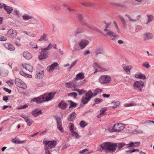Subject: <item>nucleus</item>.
Returning a JSON list of instances; mask_svg holds the SVG:
<instances>
[{"label": "nucleus", "mask_w": 154, "mask_h": 154, "mask_svg": "<svg viewBox=\"0 0 154 154\" xmlns=\"http://www.w3.org/2000/svg\"><path fill=\"white\" fill-rule=\"evenodd\" d=\"M84 31L85 30L84 29H83L80 28H78L75 31V34H79L80 33L84 32Z\"/></svg>", "instance_id": "4c0bfd02"}, {"label": "nucleus", "mask_w": 154, "mask_h": 154, "mask_svg": "<svg viewBox=\"0 0 154 154\" xmlns=\"http://www.w3.org/2000/svg\"><path fill=\"white\" fill-rule=\"evenodd\" d=\"M110 23H106V28L104 29V30L105 32H107V31H108L109 29H108V28H109V26L110 25Z\"/></svg>", "instance_id": "13d9d810"}, {"label": "nucleus", "mask_w": 154, "mask_h": 154, "mask_svg": "<svg viewBox=\"0 0 154 154\" xmlns=\"http://www.w3.org/2000/svg\"><path fill=\"white\" fill-rule=\"evenodd\" d=\"M135 77L137 78L141 79H145L146 77L145 75L140 73H137L135 75Z\"/></svg>", "instance_id": "c85d7f7f"}, {"label": "nucleus", "mask_w": 154, "mask_h": 154, "mask_svg": "<svg viewBox=\"0 0 154 154\" xmlns=\"http://www.w3.org/2000/svg\"><path fill=\"white\" fill-rule=\"evenodd\" d=\"M89 44V41L86 40H82L79 43V45L82 49H84Z\"/></svg>", "instance_id": "4468645a"}, {"label": "nucleus", "mask_w": 154, "mask_h": 154, "mask_svg": "<svg viewBox=\"0 0 154 154\" xmlns=\"http://www.w3.org/2000/svg\"><path fill=\"white\" fill-rule=\"evenodd\" d=\"M46 37L47 35L44 34L41 37V38L38 39V41H41L43 40H45V38Z\"/></svg>", "instance_id": "c03bdc74"}, {"label": "nucleus", "mask_w": 154, "mask_h": 154, "mask_svg": "<svg viewBox=\"0 0 154 154\" xmlns=\"http://www.w3.org/2000/svg\"><path fill=\"white\" fill-rule=\"evenodd\" d=\"M13 81L12 80H9L7 81L6 83L9 86H12L13 85Z\"/></svg>", "instance_id": "5fc2aeb1"}, {"label": "nucleus", "mask_w": 154, "mask_h": 154, "mask_svg": "<svg viewBox=\"0 0 154 154\" xmlns=\"http://www.w3.org/2000/svg\"><path fill=\"white\" fill-rule=\"evenodd\" d=\"M70 105L69 107V108L75 107H76L77 106V104L76 103L74 102H73L72 101H70Z\"/></svg>", "instance_id": "58836bf2"}, {"label": "nucleus", "mask_w": 154, "mask_h": 154, "mask_svg": "<svg viewBox=\"0 0 154 154\" xmlns=\"http://www.w3.org/2000/svg\"><path fill=\"white\" fill-rule=\"evenodd\" d=\"M69 146L70 145L68 143L63 144L62 146V149H63L66 148H69Z\"/></svg>", "instance_id": "09e8293b"}, {"label": "nucleus", "mask_w": 154, "mask_h": 154, "mask_svg": "<svg viewBox=\"0 0 154 154\" xmlns=\"http://www.w3.org/2000/svg\"><path fill=\"white\" fill-rule=\"evenodd\" d=\"M23 18L25 20H28L32 18V17L27 15H25L22 16Z\"/></svg>", "instance_id": "ea45409f"}, {"label": "nucleus", "mask_w": 154, "mask_h": 154, "mask_svg": "<svg viewBox=\"0 0 154 154\" xmlns=\"http://www.w3.org/2000/svg\"><path fill=\"white\" fill-rule=\"evenodd\" d=\"M122 66L126 72H129L130 71V69L129 66H126L125 64H122Z\"/></svg>", "instance_id": "c9c22d12"}, {"label": "nucleus", "mask_w": 154, "mask_h": 154, "mask_svg": "<svg viewBox=\"0 0 154 154\" xmlns=\"http://www.w3.org/2000/svg\"><path fill=\"white\" fill-rule=\"evenodd\" d=\"M93 97V93L91 90H89L85 95L83 96L82 98V103L84 104L88 103L90 99Z\"/></svg>", "instance_id": "39448f33"}, {"label": "nucleus", "mask_w": 154, "mask_h": 154, "mask_svg": "<svg viewBox=\"0 0 154 154\" xmlns=\"http://www.w3.org/2000/svg\"><path fill=\"white\" fill-rule=\"evenodd\" d=\"M147 17L148 18V22L146 23V24H148L150 22L152 21L154 19L153 16L152 15H148Z\"/></svg>", "instance_id": "e433bc0d"}, {"label": "nucleus", "mask_w": 154, "mask_h": 154, "mask_svg": "<svg viewBox=\"0 0 154 154\" xmlns=\"http://www.w3.org/2000/svg\"><path fill=\"white\" fill-rule=\"evenodd\" d=\"M67 106V104L63 100H62L58 104L59 107L62 109H65Z\"/></svg>", "instance_id": "aec40b11"}, {"label": "nucleus", "mask_w": 154, "mask_h": 154, "mask_svg": "<svg viewBox=\"0 0 154 154\" xmlns=\"http://www.w3.org/2000/svg\"><path fill=\"white\" fill-rule=\"evenodd\" d=\"M94 101L96 104H97L102 102L103 100L99 98H96L94 100Z\"/></svg>", "instance_id": "de8ad7c7"}, {"label": "nucleus", "mask_w": 154, "mask_h": 154, "mask_svg": "<svg viewBox=\"0 0 154 154\" xmlns=\"http://www.w3.org/2000/svg\"><path fill=\"white\" fill-rule=\"evenodd\" d=\"M17 34V32L15 30L12 29H9L7 32V36L10 38L14 39Z\"/></svg>", "instance_id": "9b49d317"}, {"label": "nucleus", "mask_w": 154, "mask_h": 154, "mask_svg": "<svg viewBox=\"0 0 154 154\" xmlns=\"http://www.w3.org/2000/svg\"><path fill=\"white\" fill-rule=\"evenodd\" d=\"M107 110L106 108H102L101 110H100V113L99 115L97 116V117L98 118H100L102 116H104L106 114V112L105 111Z\"/></svg>", "instance_id": "cd10ccee"}, {"label": "nucleus", "mask_w": 154, "mask_h": 154, "mask_svg": "<svg viewBox=\"0 0 154 154\" xmlns=\"http://www.w3.org/2000/svg\"><path fill=\"white\" fill-rule=\"evenodd\" d=\"M28 105L26 104L23 106H20L18 108V109H24L26 108L27 107H28Z\"/></svg>", "instance_id": "052dcab7"}, {"label": "nucleus", "mask_w": 154, "mask_h": 154, "mask_svg": "<svg viewBox=\"0 0 154 154\" xmlns=\"http://www.w3.org/2000/svg\"><path fill=\"white\" fill-rule=\"evenodd\" d=\"M15 83L16 85L20 88L23 87L22 81L19 79H16L15 80Z\"/></svg>", "instance_id": "bb28decb"}, {"label": "nucleus", "mask_w": 154, "mask_h": 154, "mask_svg": "<svg viewBox=\"0 0 154 154\" xmlns=\"http://www.w3.org/2000/svg\"><path fill=\"white\" fill-rule=\"evenodd\" d=\"M56 93L51 92L48 94H45L39 97L34 98L31 101H34L38 103H43L45 101H48L53 98Z\"/></svg>", "instance_id": "f03ea898"}, {"label": "nucleus", "mask_w": 154, "mask_h": 154, "mask_svg": "<svg viewBox=\"0 0 154 154\" xmlns=\"http://www.w3.org/2000/svg\"><path fill=\"white\" fill-rule=\"evenodd\" d=\"M19 73L21 75L23 76H26L27 75L26 73H24L23 71H20L19 72Z\"/></svg>", "instance_id": "69168bd1"}, {"label": "nucleus", "mask_w": 154, "mask_h": 154, "mask_svg": "<svg viewBox=\"0 0 154 154\" xmlns=\"http://www.w3.org/2000/svg\"><path fill=\"white\" fill-rule=\"evenodd\" d=\"M142 65L144 67L146 68H149L150 67V66L149 64V63L147 62H146L143 63Z\"/></svg>", "instance_id": "a19ab883"}, {"label": "nucleus", "mask_w": 154, "mask_h": 154, "mask_svg": "<svg viewBox=\"0 0 154 154\" xmlns=\"http://www.w3.org/2000/svg\"><path fill=\"white\" fill-rule=\"evenodd\" d=\"M28 35L32 37H36V35L32 33L29 32H28Z\"/></svg>", "instance_id": "bf43d9fd"}, {"label": "nucleus", "mask_w": 154, "mask_h": 154, "mask_svg": "<svg viewBox=\"0 0 154 154\" xmlns=\"http://www.w3.org/2000/svg\"><path fill=\"white\" fill-rule=\"evenodd\" d=\"M126 16L128 17L129 21H131V22H135L136 21V20H135V19H132L130 17L129 15L127 14Z\"/></svg>", "instance_id": "4d7b16f0"}, {"label": "nucleus", "mask_w": 154, "mask_h": 154, "mask_svg": "<svg viewBox=\"0 0 154 154\" xmlns=\"http://www.w3.org/2000/svg\"><path fill=\"white\" fill-rule=\"evenodd\" d=\"M44 145V150L45 154H48L49 152H52L51 149L54 148L57 144V141L55 140H45L43 142Z\"/></svg>", "instance_id": "7ed1b4c3"}, {"label": "nucleus", "mask_w": 154, "mask_h": 154, "mask_svg": "<svg viewBox=\"0 0 154 154\" xmlns=\"http://www.w3.org/2000/svg\"><path fill=\"white\" fill-rule=\"evenodd\" d=\"M80 125L81 127L84 128L87 125L85 124V122L84 121H82L80 122Z\"/></svg>", "instance_id": "a18cd8bd"}, {"label": "nucleus", "mask_w": 154, "mask_h": 154, "mask_svg": "<svg viewBox=\"0 0 154 154\" xmlns=\"http://www.w3.org/2000/svg\"><path fill=\"white\" fill-rule=\"evenodd\" d=\"M52 47V45L51 43H50L47 47L44 49L48 51L51 49Z\"/></svg>", "instance_id": "8fccbe9b"}, {"label": "nucleus", "mask_w": 154, "mask_h": 154, "mask_svg": "<svg viewBox=\"0 0 154 154\" xmlns=\"http://www.w3.org/2000/svg\"><path fill=\"white\" fill-rule=\"evenodd\" d=\"M102 96L104 97H109L110 95L109 94H103Z\"/></svg>", "instance_id": "774afa93"}, {"label": "nucleus", "mask_w": 154, "mask_h": 154, "mask_svg": "<svg viewBox=\"0 0 154 154\" xmlns=\"http://www.w3.org/2000/svg\"><path fill=\"white\" fill-rule=\"evenodd\" d=\"M100 82L102 84L107 85L110 83L112 81L111 77L108 75H103L99 79Z\"/></svg>", "instance_id": "0eeeda50"}, {"label": "nucleus", "mask_w": 154, "mask_h": 154, "mask_svg": "<svg viewBox=\"0 0 154 154\" xmlns=\"http://www.w3.org/2000/svg\"><path fill=\"white\" fill-rule=\"evenodd\" d=\"M125 145L124 143H113L109 142H104L101 144L100 146L102 149L100 151L104 150L106 152L112 153L114 152L117 147L120 149Z\"/></svg>", "instance_id": "f257e3e1"}, {"label": "nucleus", "mask_w": 154, "mask_h": 154, "mask_svg": "<svg viewBox=\"0 0 154 154\" xmlns=\"http://www.w3.org/2000/svg\"><path fill=\"white\" fill-rule=\"evenodd\" d=\"M78 17L79 20L82 26H84L85 25L87 27L93 31L100 32V31L99 29L97 27L94 26L91 23H85L83 20V17L81 14H78Z\"/></svg>", "instance_id": "20e7f679"}, {"label": "nucleus", "mask_w": 154, "mask_h": 154, "mask_svg": "<svg viewBox=\"0 0 154 154\" xmlns=\"http://www.w3.org/2000/svg\"><path fill=\"white\" fill-rule=\"evenodd\" d=\"M120 102L119 101H113L111 103L110 107L112 109L115 108L119 106Z\"/></svg>", "instance_id": "b1692460"}, {"label": "nucleus", "mask_w": 154, "mask_h": 154, "mask_svg": "<svg viewBox=\"0 0 154 154\" xmlns=\"http://www.w3.org/2000/svg\"><path fill=\"white\" fill-rule=\"evenodd\" d=\"M94 66L95 68L96 69V70L97 71V69H100L99 71H101L102 68H101L100 66L98 65L97 63H95L94 64Z\"/></svg>", "instance_id": "37998d69"}, {"label": "nucleus", "mask_w": 154, "mask_h": 154, "mask_svg": "<svg viewBox=\"0 0 154 154\" xmlns=\"http://www.w3.org/2000/svg\"><path fill=\"white\" fill-rule=\"evenodd\" d=\"M144 85V82L140 80L135 82L133 86L134 89L141 92L142 91V89Z\"/></svg>", "instance_id": "6e6552de"}, {"label": "nucleus", "mask_w": 154, "mask_h": 154, "mask_svg": "<svg viewBox=\"0 0 154 154\" xmlns=\"http://www.w3.org/2000/svg\"><path fill=\"white\" fill-rule=\"evenodd\" d=\"M69 96H74V97L75 98H76V96L77 95V94L76 92H73L72 93H70L68 94Z\"/></svg>", "instance_id": "603ef678"}, {"label": "nucleus", "mask_w": 154, "mask_h": 154, "mask_svg": "<svg viewBox=\"0 0 154 154\" xmlns=\"http://www.w3.org/2000/svg\"><path fill=\"white\" fill-rule=\"evenodd\" d=\"M22 66L26 70L32 72L33 71V67L28 64H22Z\"/></svg>", "instance_id": "f3484780"}, {"label": "nucleus", "mask_w": 154, "mask_h": 154, "mask_svg": "<svg viewBox=\"0 0 154 154\" xmlns=\"http://www.w3.org/2000/svg\"><path fill=\"white\" fill-rule=\"evenodd\" d=\"M106 35H109L111 37H114V38H112V40L115 39L116 38L118 37V35L115 33L109 30L107 31Z\"/></svg>", "instance_id": "2eb2a0df"}, {"label": "nucleus", "mask_w": 154, "mask_h": 154, "mask_svg": "<svg viewBox=\"0 0 154 154\" xmlns=\"http://www.w3.org/2000/svg\"><path fill=\"white\" fill-rule=\"evenodd\" d=\"M4 46L7 49L11 51H14L15 47L12 44L9 43H5L4 44Z\"/></svg>", "instance_id": "a211bd4d"}, {"label": "nucleus", "mask_w": 154, "mask_h": 154, "mask_svg": "<svg viewBox=\"0 0 154 154\" xmlns=\"http://www.w3.org/2000/svg\"><path fill=\"white\" fill-rule=\"evenodd\" d=\"M102 90L100 88H98L95 89L93 93V96H96L98 93L101 92Z\"/></svg>", "instance_id": "f704fd0d"}, {"label": "nucleus", "mask_w": 154, "mask_h": 154, "mask_svg": "<svg viewBox=\"0 0 154 154\" xmlns=\"http://www.w3.org/2000/svg\"><path fill=\"white\" fill-rule=\"evenodd\" d=\"M7 40L6 38L4 36L2 35H0V40L2 41H5Z\"/></svg>", "instance_id": "680f3d73"}, {"label": "nucleus", "mask_w": 154, "mask_h": 154, "mask_svg": "<svg viewBox=\"0 0 154 154\" xmlns=\"http://www.w3.org/2000/svg\"><path fill=\"white\" fill-rule=\"evenodd\" d=\"M65 84L66 87L71 88H75L78 86V85L76 84L75 80H73L68 82H66Z\"/></svg>", "instance_id": "f8f14e48"}, {"label": "nucleus", "mask_w": 154, "mask_h": 154, "mask_svg": "<svg viewBox=\"0 0 154 154\" xmlns=\"http://www.w3.org/2000/svg\"><path fill=\"white\" fill-rule=\"evenodd\" d=\"M23 56L27 60L30 59L32 57L31 54L27 51L23 52Z\"/></svg>", "instance_id": "a878e982"}, {"label": "nucleus", "mask_w": 154, "mask_h": 154, "mask_svg": "<svg viewBox=\"0 0 154 154\" xmlns=\"http://www.w3.org/2000/svg\"><path fill=\"white\" fill-rule=\"evenodd\" d=\"M76 114L74 112L70 114L68 118V121L71 122L73 121L76 117Z\"/></svg>", "instance_id": "393cba45"}, {"label": "nucleus", "mask_w": 154, "mask_h": 154, "mask_svg": "<svg viewBox=\"0 0 154 154\" xmlns=\"http://www.w3.org/2000/svg\"><path fill=\"white\" fill-rule=\"evenodd\" d=\"M20 116L24 119L28 125L30 126L32 124L33 121L27 116L21 115Z\"/></svg>", "instance_id": "ddd939ff"}, {"label": "nucleus", "mask_w": 154, "mask_h": 154, "mask_svg": "<svg viewBox=\"0 0 154 154\" xmlns=\"http://www.w3.org/2000/svg\"><path fill=\"white\" fill-rule=\"evenodd\" d=\"M74 91H75L79 93V95H81L82 94H84L85 93L86 91L84 90L83 89H82L81 90H80L79 89H74L73 90Z\"/></svg>", "instance_id": "72a5a7b5"}, {"label": "nucleus", "mask_w": 154, "mask_h": 154, "mask_svg": "<svg viewBox=\"0 0 154 154\" xmlns=\"http://www.w3.org/2000/svg\"><path fill=\"white\" fill-rule=\"evenodd\" d=\"M124 128V125L121 123L115 124L112 127L109 128V130L111 132H120Z\"/></svg>", "instance_id": "423d86ee"}, {"label": "nucleus", "mask_w": 154, "mask_h": 154, "mask_svg": "<svg viewBox=\"0 0 154 154\" xmlns=\"http://www.w3.org/2000/svg\"><path fill=\"white\" fill-rule=\"evenodd\" d=\"M58 65V64L57 63L55 62L50 66H48L47 67V70L48 72H51L54 69L55 67L57 66Z\"/></svg>", "instance_id": "dca6fc26"}, {"label": "nucleus", "mask_w": 154, "mask_h": 154, "mask_svg": "<svg viewBox=\"0 0 154 154\" xmlns=\"http://www.w3.org/2000/svg\"><path fill=\"white\" fill-rule=\"evenodd\" d=\"M44 75V72L42 71L37 73L35 76L37 79H39L42 78Z\"/></svg>", "instance_id": "7c9ffc66"}, {"label": "nucleus", "mask_w": 154, "mask_h": 154, "mask_svg": "<svg viewBox=\"0 0 154 154\" xmlns=\"http://www.w3.org/2000/svg\"><path fill=\"white\" fill-rule=\"evenodd\" d=\"M88 151V150L87 149H85L80 152V153H84V154H88V153L87 152Z\"/></svg>", "instance_id": "6e6d98bb"}, {"label": "nucleus", "mask_w": 154, "mask_h": 154, "mask_svg": "<svg viewBox=\"0 0 154 154\" xmlns=\"http://www.w3.org/2000/svg\"><path fill=\"white\" fill-rule=\"evenodd\" d=\"M4 8L7 12L9 14L11 12L12 9L11 7H9L8 6H4Z\"/></svg>", "instance_id": "473e14b6"}, {"label": "nucleus", "mask_w": 154, "mask_h": 154, "mask_svg": "<svg viewBox=\"0 0 154 154\" xmlns=\"http://www.w3.org/2000/svg\"><path fill=\"white\" fill-rule=\"evenodd\" d=\"M12 141L13 143L16 144L19 143H20V141L19 140L16 139H12Z\"/></svg>", "instance_id": "864d4df0"}, {"label": "nucleus", "mask_w": 154, "mask_h": 154, "mask_svg": "<svg viewBox=\"0 0 154 154\" xmlns=\"http://www.w3.org/2000/svg\"><path fill=\"white\" fill-rule=\"evenodd\" d=\"M80 4L82 5L85 7H87V2H82Z\"/></svg>", "instance_id": "0e129e2a"}, {"label": "nucleus", "mask_w": 154, "mask_h": 154, "mask_svg": "<svg viewBox=\"0 0 154 154\" xmlns=\"http://www.w3.org/2000/svg\"><path fill=\"white\" fill-rule=\"evenodd\" d=\"M32 115L35 117H37L39 115L42 114L41 110L39 109H37L32 111Z\"/></svg>", "instance_id": "6ab92c4d"}, {"label": "nucleus", "mask_w": 154, "mask_h": 154, "mask_svg": "<svg viewBox=\"0 0 154 154\" xmlns=\"http://www.w3.org/2000/svg\"><path fill=\"white\" fill-rule=\"evenodd\" d=\"M94 5V3L93 2H87V7H92Z\"/></svg>", "instance_id": "3c124183"}, {"label": "nucleus", "mask_w": 154, "mask_h": 154, "mask_svg": "<svg viewBox=\"0 0 154 154\" xmlns=\"http://www.w3.org/2000/svg\"><path fill=\"white\" fill-rule=\"evenodd\" d=\"M69 130L70 132L72 131H73V129L74 128V125L72 123H69Z\"/></svg>", "instance_id": "49530a36"}, {"label": "nucleus", "mask_w": 154, "mask_h": 154, "mask_svg": "<svg viewBox=\"0 0 154 154\" xmlns=\"http://www.w3.org/2000/svg\"><path fill=\"white\" fill-rule=\"evenodd\" d=\"M140 143V142H136L133 143L132 142H130L129 143L126 145L127 147H131L133 146L136 147L138 146Z\"/></svg>", "instance_id": "4be33fe9"}, {"label": "nucleus", "mask_w": 154, "mask_h": 154, "mask_svg": "<svg viewBox=\"0 0 154 154\" xmlns=\"http://www.w3.org/2000/svg\"><path fill=\"white\" fill-rule=\"evenodd\" d=\"M143 37L145 40H149L152 38V34L151 33L147 32L144 34Z\"/></svg>", "instance_id": "5701e85b"}, {"label": "nucleus", "mask_w": 154, "mask_h": 154, "mask_svg": "<svg viewBox=\"0 0 154 154\" xmlns=\"http://www.w3.org/2000/svg\"><path fill=\"white\" fill-rule=\"evenodd\" d=\"M3 90L5 91L8 92L9 94H10L11 92V91L10 90L6 88H3Z\"/></svg>", "instance_id": "338daca9"}, {"label": "nucleus", "mask_w": 154, "mask_h": 154, "mask_svg": "<svg viewBox=\"0 0 154 154\" xmlns=\"http://www.w3.org/2000/svg\"><path fill=\"white\" fill-rule=\"evenodd\" d=\"M119 18L120 19V20H121V21L123 25L124 28L125 29H126L127 27V24L125 20L123 17L121 16H119Z\"/></svg>", "instance_id": "2f4dec72"}, {"label": "nucleus", "mask_w": 154, "mask_h": 154, "mask_svg": "<svg viewBox=\"0 0 154 154\" xmlns=\"http://www.w3.org/2000/svg\"><path fill=\"white\" fill-rule=\"evenodd\" d=\"M95 53V56L96 57L99 54H104L103 50L101 48H99L96 50Z\"/></svg>", "instance_id": "c756f323"}, {"label": "nucleus", "mask_w": 154, "mask_h": 154, "mask_svg": "<svg viewBox=\"0 0 154 154\" xmlns=\"http://www.w3.org/2000/svg\"><path fill=\"white\" fill-rule=\"evenodd\" d=\"M85 78L84 74L83 72H80L77 74L76 76L75 77V80H82Z\"/></svg>", "instance_id": "412c9836"}, {"label": "nucleus", "mask_w": 154, "mask_h": 154, "mask_svg": "<svg viewBox=\"0 0 154 154\" xmlns=\"http://www.w3.org/2000/svg\"><path fill=\"white\" fill-rule=\"evenodd\" d=\"M71 132L73 136L75 137L76 138H79V135L77 132L73 131Z\"/></svg>", "instance_id": "79ce46f5"}, {"label": "nucleus", "mask_w": 154, "mask_h": 154, "mask_svg": "<svg viewBox=\"0 0 154 154\" xmlns=\"http://www.w3.org/2000/svg\"><path fill=\"white\" fill-rule=\"evenodd\" d=\"M48 52L44 48L41 49V52L38 56V58L40 60L46 58L48 57Z\"/></svg>", "instance_id": "9d476101"}, {"label": "nucleus", "mask_w": 154, "mask_h": 154, "mask_svg": "<svg viewBox=\"0 0 154 154\" xmlns=\"http://www.w3.org/2000/svg\"><path fill=\"white\" fill-rule=\"evenodd\" d=\"M55 119L57 121V128L61 133L64 132V130L62 126V122L61 118L58 116L55 117Z\"/></svg>", "instance_id": "1a4fd4ad"}, {"label": "nucleus", "mask_w": 154, "mask_h": 154, "mask_svg": "<svg viewBox=\"0 0 154 154\" xmlns=\"http://www.w3.org/2000/svg\"><path fill=\"white\" fill-rule=\"evenodd\" d=\"M78 60H76L73 61L72 63L71 64L70 66L69 67V68H72L74 65H75L76 63L77 62Z\"/></svg>", "instance_id": "e2e57ef3"}]
</instances>
